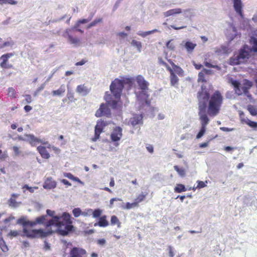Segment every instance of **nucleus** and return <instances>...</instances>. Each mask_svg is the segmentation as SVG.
<instances>
[{
  "mask_svg": "<svg viewBox=\"0 0 257 257\" xmlns=\"http://www.w3.org/2000/svg\"><path fill=\"white\" fill-rule=\"evenodd\" d=\"M197 99L198 108L202 110L206 108V102L208 101L207 113L210 116H214L218 113L223 103V96L219 91H215L209 96V93L203 86H201V89L197 92Z\"/></svg>",
  "mask_w": 257,
  "mask_h": 257,
  "instance_id": "1",
  "label": "nucleus"
},
{
  "mask_svg": "<svg viewBox=\"0 0 257 257\" xmlns=\"http://www.w3.org/2000/svg\"><path fill=\"white\" fill-rule=\"evenodd\" d=\"M47 214L53 218L46 223V227L55 225L57 232L62 236L67 235L74 229V226L72 225L71 215L68 213L64 212L60 216H54V211L47 209Z\"/></svg>",
  "mask_w": 257,
  "mask_h": 257,
  "instance_id": "2",
  "label": "nucleus"
},
{
  "mask_svg": "<svg viewBox=\"0 0 257 257\" xmlns=\"http://www.w3.org/2000/svg\"><path fill=\"white\" fill-rule=\"evenodd\" d=\"M124 86L122 85L120 80L118 78H115L110 85V90L113 94L114 99L112 98L111 95L108 93V92H105V100L108 104L111 105V107L113 109L117 108L118 103L120 100L121 93L123 89Z\"/></svg>",
  "mask_w": 257,
  "mask_h": 257,
  "instance_id": "3",
  "label": "nucleus"
},
{
  "mask_svg": "<svg viewBox=\"0 0 257 257\" xmlns=\"http://www.w3.org/2000/svg\"><path fill=\"white\" fill-rule=\"evenodd\" d=\"M229 83L233 86V90H234V92L236 95L240 96L244 94L247 97H248V94L249 93L248 90L253 85L252 82L247 79H243L242 86H241V84L239 81L236 80H233L232 78L229 79Z\"/></svg>",
  "mask_w": 257,
  "mask_h": 257,
  "instance_id": "4",
  "label": "nucleus"
},
{
  "mask_svg": "<svg viewBox=\"0 0 257 257\" xmlns=\"http://www.w3.org/2000/svg\"><path fill=\"white\" fill-rule=\"evenodd\" d=\"M136 81H137L139 88L141 90V91L139 92H135L137 99L140 101L146 100L148 97V90L149 83L141 75H139L136 77Z\"/></svg>",
  "mask_w": 257,
  "mask_h": 257,
  "instance_id": "5",
  "label": "nucleus"
},
{
  "mask_svg": "<svg viewBox=\"0 0 257 257\" xmlns=\"http://www.w3.org/2000/svg\"><path fill=\"white\" fill-rule=\"evenodd\" d=\"M251 51L249 50V48L246 45H244L239 51V54H238L237 56L230 59V64L236 65L243 63L249 58L250 52Z\"/></svg>",
  "mask_w": 257,
  "mask_h": 257,
  "instance_id": "6",
  "label": "nucleus"
},
{
  "mask_svg": "<svg viewBox=\"0 0 257 257\" xmlns=\"http://www.w3.org/2000/svg\"><path fill=\"white\" fill-rule=\"evenodd\" d=\"M23 236L28 238L46 237L50 234L51 232H45L42 229H29L26 227L23 228Z\"/></svg>",
  "mask_w": 257,
  "mask_h": 257,
  "instance_id": "7",
  "label": "nucleus"
},
{
  "mask_svg": "<svg viewBox=\"0 0 257 257\" xmlns=\"http://www.w3.org/2000/svg\"><path fill=\"white\" fill-rule=\"evenodd\" d=\"M110 122L107 121H104L103 120H99L96 122V125L95 126V134L94 137L92 139V141L93 142L96 141L100 136V134L102 133L104 127L107 126V125L109 124Z\"/></svg>",
  "mask_w": 257,
  "mask_h": 257,
  "instance_id": "8",
  "label": "nucleus"
},
{
  "mask_svg": "<svg viewBox=\"0 0 257 257\" xmlns=\"http://www.w3.org/2000/svg\"><path fill=\"white\" fill-rule=\"evenodd\" d=\"M108 104L110 105V104L107 102L106 103L101 104L99 109L96 110V113H95V116L97 117H101L102 116L110 117L111 113H110V108L107 105Z\"/></svg>",
  "mask_w": 257,
  "mask_h": 257,
  "instance_id": "9",
  "label": "nucleus"
},
{
  "mask_svg": "<svg viewBox=\"0 0 257 257\" xmlns=\"http://www.w3.org/2000/svg\"><path fill=\"white\" fill-rule=\"evenodd\" d=\"M159 63L165 67L166 68H167V70L170 72V85H171V86H175V85L178 83V78L176 75H175V73L173 72L172 68H171L169 65H168L167 63L162 59H159Z\"/></svg>",
  "mask_w": 257,
  "mask_h": 257,
  "instance_id": "10",
  "label": "nucleus"
},
{
  "mask_svg": "<svg viewBox=\"0 0 257 257\" xmlns=\"http://www.w3.org/2000/svg\"><path fill=\"white\" fill-rule=\"evenodd\" d=\"M122 136V130L120 126H115L113 129L112 132L111 133L110 135V138H111V141L115 142V146H117L118 143Z\"/></svg>",
  "mask_w": 257,
  "mask_h": 257,
  "instance_id": "11",
  "label": "nucleus"
},
{
  "mask_svg": "<svg viewBox=\"0 0 257 257\" xmlns=\"http://www.w3.org/2000/svg\"><path fill=\"white\" fill-rule=\"evenodd\" d=\"M25 137L26 138V141L32 147L36 146L37 144L41 143L43 145H47L48 142H45L34 136L33 134H26Z\"/></svg>",
  "mask_w": 257,
  "mask_h": 257,
  "instance_id": "12",
  "label": "nucleus"
},
{
  "mask_svg": "<svg viewBox=\"0 0 257 257\" xmlns=\"http://www.w3.org/2000/svg\"><path fill=\"white\" fill-rule=\"evenodd\" d=\"M240 114V119L241 123L246 124L249 126L253 130H257V122L252 121L247 117L244 116V113L242 111H240L239 113Z\"/></svg>",
  "mask_w": 257,
  "mask_h": 257,
  "instance_id": "13",
  "label": "nucleus"
},
{
  "mask_svg": "<svg viewBox=\"0 0 257 257\" xmlns=\"http://www.w3.org/2000/svg\"><path fill=\"white\" fill-rule=\"evenodd\" d=\"M86 251L83 248L74 247L71 249L69 255L70 257H86Z\"/></svg>",
  "mask_w": 257,
  "mask_h": 257,
  "instance_id": "14",
  "label": "nucleus"
},
{
  "mask_svg": "<svg viewBox=\"0 0 257 257\" xmlns=\"http://www.w3.org/2000/svg\"><path fill=\"white\" fill-rule=\"evenodd\" d=\"M198 114L199 116H200V122H201V126L205 127L206 126V125L208 124V121H209L206 114H205L206 108H204V109L202 110L200 109V108H198Z\"/></svg>",
  "mask_w": 257,
  "mask_h": 257,
  "instance_id": "15",
  "label": "nucleus"
},
{
  "mask_svg": "<svg viewBox=\"0 0 257 257\" xmlns=\"http://www.w3.org/2000/svg\"><path fill=\"white\" fill-rule=\"evenodd\" d=\"M65 35H66L65 37H67L68 41L71 44L75 46H78L80 45V39L74 36L73 34H71L69 31H68L67 34H65Z\"/></svg>",
  "mask_w": 257,
  "mask_h": 257,
  "instance_id": "16",
  "label": "nucleus"
},
{
  "mask_svg": "<svg viewBox=\"0 0 257 257\" xmlns=\"http://www.w3.org/2000/svg\"><path fill=\"white\" fill-rule=\"evenodd\" d=\"M56 186V182L53 180L52 178H47L43 185V187L47 189H54Z\"/></svg>",
  "mask_w": 257,
  "mask_h": 257,
  "instance_id": "17",
  "label": "nucleus"
},
{
  "mask_svg": "<svg viewBox=\"0 0 257 257\" xmlns=\"http://www.w3.org/2000/svg\"><path fill=\"white\" fill-rule=\"evenodd\" d=\"M37 151H38V153L41 155V157L44 159H48L50 157V155H49L46 150V147L40 146L37 147Z\"/></svg>",
  "mask_w": 257,
  "mask_h": 257,
  "instance_id": "18",
  "label": "nucleus"
},
{
  "mask_svg": "<svg viewBox=\"0 0 257 257\" xmlns=\"http://www.w3.org/2000/svg\"><path fill=\"white\" fill-rule=\"evenodd\" d=\"M233 3L235 12L239 14L241 18H242V12L241 11L242 5H241V0H233Z\"/></svg>",
  "mask_w": 257,
  "mask_h": 257,
  "instance_id": "19",
  "label": "nucleus"
},
{
  "mask_svg": "<svg viewBox=\"0 0 257 257\" xmlns=\"http://www.w3.org/2000/svg\"><path fill=\"white\" fill-rule=\"evenodd\" d=\"M168 62L170 65H171L172 67H173L172 69H173V72H176V73L180 76H183V74H184V71L180 67L175 64L171 59L168 60Z\"/></svg>",
  "mask_w": 257,
  "mask_h": 257,
  "instance_id": "20",
  "label": "nucleus"
},
{
  "mask_svg": "<svg viewBox=\"0 0 257 257\" xmlns=\"http://www.w3.org/2000/svg\"><path fill=\"white\" fill-rule=\"evenodd\" d=\"M12 56L11 54H6L5 55H3L1 57V58L2 59V62L1 63V66L4 68H11L12 66L11 65H8L7 64V61H8V59Z\"/></svg>",
  "mask_w": 257,
  "mask_h": 257,
  "instance_id": "21",
  "label": "nucleus"
},
{
  "mask_svg": "<svg viewBox=\"0 0 257 257\" xmlns=\"http://www.w3.org/2000/svg\"><path fill=\"white\" fill-rule=\"evenodd\" d=\"M76 92L82 96H86L89 92V89L84 85H79L77 86Z\"/></svg>",
  "mask_w": 257,
  "mask_h": 257,
  "instance_id": "22",
  "label": "nucleus"
},
{
  "mask_svg": "<svg viewBox=\"0 0 257 257\" xmlns=\"http://www.w3.org/2000/svg\"><path fill=\"white\" fill-rule=\"evenodd\" d=\"M181 13V9L180 8H176L164 12V16L165 17L167 18L175 15H179Z\"/></svg>",
  "mask_w": 257,
  "mask_h": 257,
  "instance_id": "23",
  "label": "nucleus"
},
{
  "mask_svg": "<svg viewBox=\"0 0 257 257\" xmlns=\"http://www.w3.org/2000/svg\"><path fill=\"white\" fill-rule=\"evenodd\" d=\"M65 85H61L59 89L52 91V95H53V96H61L65 93Z\"/></svg>",
  "mask_w": 257,
  "mask_h": 257,
  "instance_id": "24",
  "label": "nucleus"
},
{
  "mask_svg": "<svg viewBox=\"0 0 257 257\" xmlns=\"http://www.w3.org/2000/svg\"><path fill=\"white\" fill-rule=\"evenodd\" d=\"M97 225L100 227H106L108 226L109 223L107 220V216L103 215L99 217V221H98Z\"/></svg>",
  "mask_w": 257,
  "mask_h": 257,
  "instance_id": "25",
  "label": "nucleus"
},
{
  "mask_svg": "<svg viewBox=\"0 0 257 257\" xmlns=\"http://www.w3.org/2000/svg\"><path fill=\"white\" fill-rule=\"evenodd\" d=\"M249 44L252 45V48H249L250 51L257 52V39L253 37H251L249 40Z\"/></svg>",
  "mask_w": 257,
  "mask_h": 257,
  "instance_id": "26",
  "label": "nucleus"
},
{
  "mask_svg": "<svg viewBox=\"0 0 257 257\" xmlns=\"http://www.w3.org/2000/svg\"><path fill=\"white\" fill-rule=\"evenodd\" d=\"M196 46V45L195 43H193L190 41L186 42L185 45H184V47H185L188 52H192Z\"/></svg>",
  "mask_w": 257,
  "mask_h": 257,
  "instance_id": "27",
  "label": "nucleus"
},
{
  "mask_svg": "<svg viewBox=\"0 0 257 257\" xmlns=\"http://www.w3.org/2000/svg\"><path fill=\"white\" fill-rule=\"evenodd\" d=\"M148 194V192H142L141 193H140V194L138 195V196H137L135 200H134V202L140 203L143 201L145 200Z\"/></svg>",
  "mask_w": 257,
  "mask_h": 257,
  "instance_id": "28",
  "label": "nucleus"
},
{
  "mask_svg": "<svg viewBox=\"0 0 257 257\" xmlns=\"http://www.w3.org/2000/svg\"><path fill=\"white\" fill-rule=\"evenodd\" d=\"M110 222H111V225L112 226L116 225L118 228H120L121 227V222L115 215L111 216Z\"/></svg>",
  "mask_w": 257,
  "mask_h": 257,
  "instance_id": "29",
  "label": "nucleus"
},
{
  "mask_svg": "<svg viewBox=\"0 0 257 257\" xmlns=\"http://www.w3.org/2000/svg\"><path fill=\"white\" fill-rule=\"evenodd\" d=\"M142 117L141 116H139L138 115L134 116L131 119V125L135 126L139 123H140L142 121Z\"/></svg>",
  "mask_w": 257,
  "mask_h": 257,
  "instance_id": "30",
  "label": "nucleus"
},
{
  "mask_svg": "<svg viewBox=\"0 0 257 257\" xmlns=\"http://www.w3.org/2000/svg\"><path fill=\"white\" fill-rule=\"evenodd\" d=\"M72 214H73L74 217H78L80 215H83V216H86V213L82 212L80 208H74L73 210H72Z\"/></svg>",
  "mask_w": 257,
  "mask_h": 257,
  "instance_id": "31",
  "label": "nucleus"
},
{
  "mask_svg": "<svg viewBox=\"0 0 257 257\" xmlns=\"http://www.w3.org/2000/svg\"><path fill=\"white\" fill-rule=\"evenodd\" d=\"M187 190L185 186L182 184H177L174 188V192L177 193H180Z\"/></svg>",
  "mask_w": 257,
  "mask_h": 257,
  "instance_id": "32",
  "label": "nucleus"
},
{
  "mask_svg": "<svg viewBox=\"0 0 257 257\" xmlns=\"http://www.w3.org/2000/svg\"><path fill=\"white\" fill-rule=\"evenodd\" d=\"M120 82L123 86L127 85L130 87H132L133 84V79L132 78H123L122 80H120Z\"/></svg>",
  "mask_w": 257,
  "mask_h": 257,
  "instance_id": "33",
  "label": "nucleus"
},
{
  "mask_svg": "<svg viewBox=\"0 0 257 257\" xmlns=\"http://www.w3.org/2000/svg\"><path fill=\"white\" fill-rule=\"evenodd\" d=\"M173 168H174V170H176V172L179 174L181 177L185 176V170L183 168H179V167L176 165L173 166Z\"/></svg>",
  "mask_w": 257,
  "mask_h": 257,
  "instance_id": "34",
  "label": "nucleus"
},
{
  "mask_svg": "<svg viewBox=\"0 0 257 257\" xmlns=\"http://www.w3.org/2000/svg\"><path fill=\"white\" fill-rule=\"evenodd\" d=\"M247 110L249 111L250 114L252 116H256L257 114V110L256 108L253 106L249 105L247 107Z\"/></svg>",
  "mask_w": 257,
  "mask_h": 257,
  "instance_id": "35",
  "label": "nucleus"
},
{
  "mask_svg": "<svg viewBox=\"0 0 257 257\" xmlns=\"http://www.w3.org/2000/svg\"><path fill=\"white\" fill-rule=\"evenodd\" d=\"M139 203H137L136 202H133L132 203L127 202L126 204H125L124 208L126 209H130L133 207H137L139 206Z\"/></svg>",
  "mask_w": 257,
  "mask_h": 257,
  "instance_id": "36",
  "label": "nucleus"
},
{
  "mask_svg": "<svg viewBox=\"0 0 257 257\" xmlns=\"http://www.w3.org/2000/svg\"><path fill=\"white\" fill-rule=\"evenodd\" d=\"M46 216H41L36 218L35 219V222L37 224H44L46 225V222H45L46 220Z\"/></svg>",
  "mask_w": 257,
  "mask_h": 257,
  "instance_id": "37",
  "label": "nucleus"
},
{
  "mask_svg": "<svg viewBox=\"0 0 257 257\" xmlns=\"http://www.w3.org/2000/svg\"><path fill=\"white\" fill-rule=\"evenodd\" d=\"M102 22V18H97L91 23H89V25L87 26V29H90V28L96 26L98 23H100Z\"/></svg>",
  "mask_w": 257,
  "mask_h": 257,
  "instance_id": "38",
  "label": "nucleus"
},
{
  "mask_svg": "<svg viewBox=\"0 0 257 257\" xmlns=\"http://www.w3.org/2000/svg\"><path fill=\"white\" fill-rule=\"evenodd\" d=\"M68 32H69L71 35H74V33L76 32H78L80 33V34H83V31L78 29V28H75V26L71 29H67V30L65 31V34H67Z\"/></svg>",
  "mask_w": 257,
  "mask_h": 257,
  "instance_id": "39",
  "label": "nucleus"
},
{
  "mask_svg": "<svg viewBox=\"0 0 257 257\" xmlns=\"http://www.w3.org/2000/svg\"><path fill=\"white\" fill-rule=\"evenodd\" d=\"M0 248L4 252L8 251V247L3 239H0Z\"/></svg>",
  "mask_w": 257,
  "mask_h": 257,
  "instance_id": "40",
  "label": "nucleus"
},
{
  "mask_svg": "<svg viewBox=\"0 0 257 257\" xmlns=\"http://www.w3.org/2000/svg\"><path fill=\"white\" fill-rule=\"evenodd\" d=\"M8 96L12 97V98H16V92L14 88L12 87H9L8 88Z\"/></svg>",
  "mask_w": 257,
  "mask_h": 257,
  "instance_id": "41",
  "label": "nucleus"
},
{
  "mask_svg": "<svg viewBox=\"0 0 257 257\" xmlns=\"http://www.w3.org/2000/svg\"><path fill=\"white\" fill-rule=\"evenodd\" d=\"M206 75L202 74V73H198V78H197V82L206 83L207 82V80L205 79V77Z\"/></svg>",
  "mask_w": 257,
  "mask_h": 257,
  "instance_id": "42",
  "label": "nucleus"
},
{
  "mask_svg": "<svg viewBox=\"0 0 257 257\" xmlns=\"http://www.w3.org/2000/svg\"><path fill=\"white\" fill-rule=\"evenodd\" d=\"M65 177L72 180H74V181L80 182V179L76 177H74L71 173H67L65 174Z\"/></svg>",
  "mask_w": 257,
  "mask_h": 257,
  "instance_id": "43",
  "label": "nucleus"
},
{
  "mask_svg": "<svg viewBox=\"0 0 257 257\" xmlns=\"http://www.w3.org/2000/svg\"><path fill=\"white\" fill-rule=\"evenodd\" d=\"M158 32V30L156 29H154L153 30L150 31H147L145 32L144 33L139 34V35L141 36V37L145 38L152 34H154L155 33H157Z\"/></svg>",
  "mask_w": 257,
  "mask_h": 257,
  "instance_id": "44",
  "label": "nucleus"
},
{
  "mask_svg": "<svg viewBox=\"0 0 257 257\" xmlns=\"http://www.w3.org/2000/svg\"><path fill=\"white\" fill-rule=\"evenodd\" d=\"M131 44H132V45L136 47V48L138 49L139 51H141V49H142V43L136 41V40H133L132 42H131Z\"/></svg>",
  "mask_w": 257,
  "mask_h": 257,
  "instance_id": "45",
  "label": "nucleus"
},
{
  "mask_svg": "<svg viewBox=\"0 0 257 257\" xmlns=\"http://www.w3.org/2000/svg\"><path fill=\"white\" fill-rule=\"evenodd\" d=\"M102 211L100 209H96L93 211V217L96 218L101 216Z\"/></svg>",
  "mask_w": 257,
  "mask_h": 257,
  "instance_id": "46",
  "label": "nucleus"
},
{
  "mask_svg": "<svg viewBox=\"0 0 257 257\" xmlns=\"http://www.w3.org/2000/svg\"><path fill=\"white\" fill-rule=\"evenodd\" d=\"M22 224H23V226L25 227L27 226L33 227L37 225V224L35 222H32L30 221H24L22 222Z\"/></svg>",
  "mask_w": 257,
  "mask_h": 257,
  "instance_id": "47",
  "label": "nucleus"
},
{
  "mask_svg": "<svg viewBox=\"0 0 257 257\" xmlns=\"http://www.w3.org/2000/svg\"><path fill=\"white\" fill-rule=\"evenodd\" d=\"M89 22V20L88 19H80L77 21L76 24L74 25V26H75V29L77 28H79L80 27V25L81 24H86Z\"/></svg>",
  "mask_w": 257,
  "mask_h": 257,
  "instance_id": "48",
  "label": "nucleus"
},
{
  "mask_svg": "<svg viewBox=\"0 0 257 257\" xmlns=\"http://www.w3.org/2000/svg\"><path fill=\"white\" fill-rule=\"evenodd\" d=\"M20 234V231L17 230H11L8 233V235L11 236V237H15L19 236Z\"/></svg>",
  "mask_w": 257,
  "mask_h": 257,
  "instance_id": "49",
  "label": "nucleus"
},
{
  "mask_svg": "<svg viewBox=\"0 0 257 257\" xmlns=\"http://www.w3.org/2000/svg\"><path fill=\"white\" fill-rule=\"evenodd\" d=\"M205 127L201 126V128H200V131H199L198 134H197V136H196V138L197 139H200L202 136H203V135L205 134Z\"/></svg>",
  "mask_w": 257,
  "mask_h": 257,
  "instance_id": "50",
  "label": "nucleus"
},
{
  "mask_svg": "<svg viewBox=\"0 0 257 257\" xmlns=\"http://www.w3.org/2000/svg\"><path fill=\"white\" fill-rule=\"evenodd\" d=\"M205 127L201 126V128H200V131H199L198 134H197V136H196V138L197 139H200L202 136H203V135L205 134Z\"/></svg>",
  "mask_w": 257,
  "mask_h": 257,
  "instance_id": "51",
  "label": "nucleus"
},
{
  "mask_svg": "<svg viewBox=\"0 0 257 257\" xmlns=\"http://www.w3.org/2000/svg\"><path fill=\"white\" fill-rule=\"evenodd\" d=\"M199 73H202L206 75H211L212 74V71L207 69H203Z\"/></svg>",
  "mask_w": 257,
  "mask_h": 257,
  "instance_id": "52",
  "label": "nucleus"
},
{
  "mask_svg": "<svg viewBox=\"0 0 257 257\" xmlns=\"http://www.w3.org/2000/svg\"><path fill=\"white\" fill-rule=\"evenodd\" d=\"M12 150L13 152H14V155H15L17 156H19L21 153L20 150H19V148L17 146H13L12 148Z\"/></svg>",
  "mask_w": 257,
  "mask_h": 257,
  "instance_id": "53",
  "label": "nucleus"
},
{
  "mask_svg": "<svg viewBox=\"0 0 257 257\" xmlns=\"http://www.w3.org/2000/svg\"><path fill=\"white\" fill-rule=\"evenodd\" d=\"M203 64H204L205 66H206L207 67L212 68H218V66L213 65L207 61H205L204 63H203Z\"/></svg>",
  "mask_w": 257,
  "mask_h": 257,
  "instance_id": "54",
  "label": "nucleus"
},
{
  "mask_svg": "<svg viewBox=\"0 0 257 257\" xmlns=\"http://www.w3.org/2000/svg\"><path fill=\"white\" fill-rule=\"evenodd\" d=\"M171 42H172L171 40L167 42V48L170 49V50H174V49H175V45Z\"/></svg>",
  "mask_w": 257,
  "mask_h": 257,
  "instance_id": "55",
  "label": "nucleus"
},
{
  "mask_svg": "<svg viewBox=\"0 0 257 257\" xmlns=\"http://www.w3.org/2000/svg\"><path fill=\"white\" fill-rule=\"evenodd\" d=\"M25 100L24 101L26 103H31L32 101V99L31 98V96L30 95H25Z\"/></svg>",
  "mask_w": 257,
  "mask_h": 257,
  "instance_id": "56",
  "label": "nucleus"
},
{
  "mask_svg": "<svg viewBox=\"0 0 257 257\" xmlns=\"http://www.w3.org/2000/svg\"><path fill=\"white\" fill-rule=\"evenodd\" d=\"M47 145H48V146H47V148L53 149V151H54V152L56 153H59L60 149H59V148H56L53 146H51L50 144Z\"/></svg>",
  "mask_w": 257,
  "mask_h": 257,
  "instance_id": "57",
  "label": "nucleus"
},
{
  "mask_svg": "<svg viewBox=\"0 0 257 257\" xmlns=\"http://www.w3.org/2000/svg\"><path fill=\"white\" fill-rule=\"evenodd\" d=\"M206 186L204 182L202 181H197V188H203Z\"/></svg>",
  "mask_w": 257,
  "mask_h": 257,
  "instance_id": "58",
  "label": "nucleus"
},
{
  "mask_svg": "<svg viewBox=\"0 0 257 257\" xmlns=\"http://www.w3.org/2000/svg\"><path fill=\"white\" fill-rule=\"evenodd\" d=\"M106 241L105 239H99L97 240H96V243L98 244L99 245L103 246L104 244H105Z\"/></svg>",
  "mask_w": 257,
  "mask_h": 257,
  "instance_id": "59",
  "label": "nucleus"
},
{
  "mask_svg": "<svg viewBox=\"0 0 257 257\" xmlns=\"http://www.w3.org/2000/svg\"><path fill=\"white\" fill-rule=\"evenodd\" d=\"M7 157H8V156H7V154L6 153H2V151L0 150V160H5Z\"/></svg>",
  "mask_w": 257,
  "mask_h": 257,
  "instance_id": "60",
  "label": "nucleus"
},
{
  "mask_svg": "<svg viewBox=\"0 0 257 257\" xmlns=\"http://www.w3.org/2000/svg\"><path fill=\"white\" fill-rule=\"evenodd\" d=\"M121 200L118 198H112L111 199V200H110V204H109V207H113V202H115V201H120Z\"/></svg>",
  "mask_w": 257,
  "mask_h": 257,
  "instance_id": "61",
  "label": "nucleus"
},
{
  "mask_svg": "<svg viewBox=\"0 0 257 257\" xmlns=\"http://www.w3.org/2000/svg\"><path fill=\"white\" fill-rule=\"evenodd\" d=\"M168 251H169V257H173L174 256V251L173 248L172 246H168Z\"/></svg>",
  "mask_w": 257,
  "mask_h": 257,
  "instance_id": "62",
  "label": "nucleus"
},
{
  "mask_svg": "<svg viewBox=\"0 0 257 257\" xmlns=\"http://www.w3.org/2000/svg\"><path fill=\"white\" fill-rule=\"evenodd\" d=\"M220 130H221L223 132H232L234 130L233 128H227L226 127H220Z\"/></svg>",
  "mask_w": 257,
  "mask_h": 257,
  "instance_id": "63",
  "label": "nucleus"
},
{
  "mask_svg": "<svg viewBox=\"0 0 257 257\" xmlns=\"http://www.w3.org/2000/svg\"><path fill=\"white\" fill-rule=\"evenodd\" d=\"M146 149L151 153L154 152V147H153L152 145H148L147 146H146Z\"/></svg>",
  "mask_w": 257,
  "mask_h": 257,
  "instance_id": "64",
  "label": "nucleus"
}]
</instances>
